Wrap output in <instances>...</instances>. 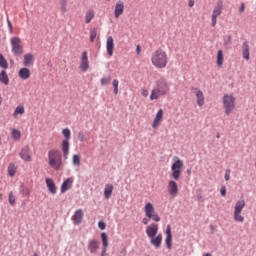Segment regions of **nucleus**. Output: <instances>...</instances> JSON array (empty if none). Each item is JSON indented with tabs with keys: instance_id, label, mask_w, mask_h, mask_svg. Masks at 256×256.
<instances>
[{
	"instance_id": "1",
	"label": "nucleus",
	"mask_w": 256,
	"mask_h": 256,
	"mask_svg": "<svg viewBox=\"0 0 256 256\" xmlns=\"http://www.w3.org/2000/svg\"><path fill=\"white\" fill-rule=\"evenodd\" d=\"M155 87L152 89L150 100L155 101L159 99V97H167L169 95V91H171V85L167 82V79L160 78L155 82Z\"/></svg>"
},
{
	"instance_id": "2",
	"label": "nucleus",
	"mask_w": 256,
	"mask_h": 256,
	"mask_svg": "<svg viewBox=\"0 0 256 256\" xmlns=\"http://www.w3.org/2000/svg\"><path fill=\"white\" fill-rule=\"evenodd\" d=\"M48 165L54 171H61L63 167V154L57 149H52L48 151Z\"/></svg>"
},
{
	"instance_id": "3",
	"label": "nucleus",
	"mask_w": 256,
	"mask_h": 256,
	"mask_svg": "<svg viewBox=\"0 0 256 256\" xmlns=\"http://www.w3.org/2000/svg\"><path fill=\"white\" fill-rule=\"evenodd\" d=\"M151 62L156 69H165V67H167V63H169L167 52L163 50H156L151 57Z\"/></svg>"
},
{
	"instance_id": "4",
	"label": "nucleus",
	"mask_w": 256,
	"mask_h": 256,
	"mask_svg": "<svg viewBox=\"0 0 256 256\" xmlns=\"http://www.w3.org/2000/svg\"><path fill=\"white\" fill-rule=\"evenodd\" d=\"M225 115H230L235 111V96L233 94H225L222 99Z\"/></svg>"
},
{
	"instance_id": "5",
	"label": "nucleus",
	"mask_w": 256,
	"mask_h": 256,
	"mask_svg": "<svg viewBox=\"0 0 256 256\" xmlns=\"http://www.w3.org/2000/svg\"><path fill=\"white\" fill-rule=\"evenodd\" d=\"M11 51L14 57H21L23 55V45L21 44V38L12 37L10 39Z\"/></svg>"
},
{
	"instance_id": "6",
	"label": "nucleus",
	"mask_w": 256,
	"mask_h": 256,
	"mask_svg": "<svg viewBox=\"0 0 256 256\" xmlns=\"http://www.w3.org/2000/svg\"><path fill=\"white\" fill-rule=\"evenodd\" d=\"M144 213L148 219H151L152 221H155L156 223H159V221H161V217H159V214H157V212H155V206H153V203H151V202L146 203V205L144 207Z\"/></svg>"
},
{
	"instance_id": "7",
	"label": "nucleus",
	"mask_w": 256,
	"mask_h": 256,
	"mask_svg": "<svg viewBox=\"0 0 256 256\" xmlns=\"http://www.w3.org/2000/svg\"><path fill=\"white\" fill-rule=\"evenodd\" d=\"M181 167H183V160L177 159L171 166L172 177L174 181H179L181 177Z\"/></svg>"
},
{
	"instance_id": "8",
	"label": "nucleus",
	"mask_w": 256,
	"mask_h": 256,
	"mask_svg": "<svg viewBox=\"0 0 256 256\" xmlns=\"http://www.w3.org/2000/svg\"><path fill=\"white\" fill-rule=\"evenodd\" d=\"M223 13V1H218L216 6L213 9L212 16H211V25L215 27L217 25V17Z\"/></svg>"
},
{
	"instance_id": "9",
	"label": "nucleus",
	"mask_w": 256,
	"mask_h": 256,
	"mask_svg": "<svg viewBox=\"0 0 256 256\" xmlns=\"http://www.w3.org/2000/svg\"><path fill=\"white\" fill-rule=\"evenodd\" d=\"M101 243L97 239H91L88 241L87 249L91 255H97Z\"/></svg>"
},
{
	"instance_id": "10",
	"label": "nucleus",
	"mask_w": 256,
	"mask_h": 256,
	"mask_svg": "<svg viewBox=\"0 0 256 256\" xmlns=\"http://www.w3.org/2000/svg\"><path fill=\"white\" fill-rule=\"evenodd\" d=\"M191 91H193L196 96L198 107H203V105H205V95H203V91L196 87H192Z\"/></svg>"
},
{
	"instance_id": "11",
	"label": "nucleus",
	"mask_w": 256,
	"mask_h": 256,
	"mask_svg": "<svg viewBox=\"0 0 256 256\" xmlns=\"http://www.w3.org/2000/svg\"><path fill=\"white\" fill-rule=\"evenodd\" d=\"M157 233H159V225L152 223L146 227V235L149 239L157 237Z\"/></svg>"
},
{
	"instance_id": "12",
	"label": "nucleus",
	"mask_w": 256,
	"mask_h": 256,
	"mask_svg": "<svg viewBox=\"0 0 256 256\" xmlns=\"http://www.w3.org/2000/svg\"><path fill=\"white\" fill-rule=\"evenodd\" d=\"M167 189L169 195H171L172 197H177V195H179V186L177 185V182H175V180H170L168 182Z\"/></svg>"
},
{
	"instance_id": "13",
	"label": "nucleus",
	"mask_w": 256,
	"mask_h": 256,
	"mask_svg": "<svg viewBox=\"0 0 256 256\" xmlns=\"http://www.w3.org/2000/svg\"><path fill=\"white\" fill-rule=\"evenodd\" d=\"M80 69L84 73L89 71V56L87 54V51H84L82 53V58H81V62H80Z\"/></svg>"
},
{
	"instance_id": "14",
	"label": "nucleus",
	"mask_w": 256,
	"mask_h": 256,
	"mask_svg": "<svg viewBox=\"0 0 256 256\" xmlns=\"http://www.w3.org/2000/svg\"><path fill=\"white\" fill-rule=\"evenodd\" d=\"M114 49H115V40H113V36H108L106 41V51L109 57H113Z\"/></svg>"
},
{
	"instance_id": "15",
	"label": "nucleus",
	"mask_w": 256,
	"mask_h": 256,
	"mask_svg": "<svg viewBox=\"0 0 256 256\" xmlns=\"http://www.w3.org/2000/svg\"><path fill=\"white\" fill-rule=\"evenodd\" d=\"M123 11H125V3H123V1L117 2L114 10L115 19H119V17L123 15Z\"/></svg>"
},
{
	"instance_id": "16",
	"label": "nucleus",
	"mask_w": 256,
	"mask_h": 256,
	"mask_svg": "<svg viewBox=\"0 0 256 256\" xmlns=\"http://www.w3.org/2000/svg\"><path fill=\"white\" fill-rule=\"evenodd\" d=\"M165 243H166L167 249H171V247H173V234H171V225H167L166 227Z\"/></svg>"
},
{
	"instance_id": "17",
	"label": "nucleus",
	"mask_w": 256,
	"mask_h": 256,
	"mask_svg": "<svg viewBox=\"0 0 256 256\" xmlns=\"http://www.w3.org/2000/svg\"><path fill=\"white\" fill-rule=\"evenodd\" d=\"M150 243L155 247V249H160L161 248V243H163V235L158 234L156 237L150 238Z\"/></svg>"
},
{
	"instance_id": "18",
	"label": "nucleus",
	"mask_w": 256,
	"mask_h": 256,
	"mask_svg": "<svg viewBox=\"0 0 256 256\" xmlns=\"http://www.w3.org/2000/svg\"><path fill=\"white\" fill-rule=\"evenodd\" d=\"M73 187V178H67L61 185L60 191L61 193H66Z\"/></svg>"
},
{
	"instance_id": "19",
	"label": "nucleus",
	"mask_w": 256,
	"mask_h": 256,
	"mask_svg": "<svg viewBox=\"0 0 256 256\" xmlns=\"http://www.w3.org/2000/svg\"><path fill=\"white\" fill-rule=\"evenodd\" d=\"M46 186L48 191L52 194L55 195L57 193V186L55 185V181L51 178H46Z\"/></svg>"
},
{
	"instance_id": "20",
	"label": "nucleus",
	"mask_w": 256,
	"mask_h": 256,
	"mask_svg": "<svg viewBox=\"0 0 256 256\" xmlns=\"http://www.w3.org/2000/svg\"><path fill=\"white\" fill-rule=\"evenodd\" d=\"M249 43L247 41L243 42L242 44V57L245 61H249L250 59V52H249Z\"/></svg>"
},
{
	"instance_id": "21",
	"label": "nucleus",
	"mask_w": 256,
	"mask_h": 256,
	"mask_svg": "<svg viewBox=\"0 0 256 256\" xmlns=\"http://www.w3.org/2000/svg\"><path fill=\"white\" fill-rule=\"evenodd\" d=\"M33 63H35V56H33V54L31 53H27L24 55V67H31V65H33Z\"/></svg>"
},
{
	"instance_id": "22",
	"label": "nucleus",
	"mask_w": 256,
	"mask_h": 256,
	"mask_svg": "<svg viewBox=\"0 0 256 256\" xmlns=\"http://www.w3.org/2000/svg\"><path fill=\"white\" fill-rule=\"evenodd\" d=\"M18 75H19L20 79L27 81V79H29V77H31V70H29V68H27V67L21 68L18 72Z\"/></svg>"
},
{
	"instance_id": "23",
	"label": "nucleus",
	"mask_w": 256,
	"mask_h": 256,
	"mask_svg": "<svg viewBox=\"0 0 256 256\" xmlns=\"http://www.w3.org/2000/svg\"><path fill=\"white\" fill-rule=\"evenodd\" d=\"M19 156L23 161H31V154H29V146H25L21 149Z\"/></svg>"
},
{
	"instance_id": "24",
	"label": "nucleus",
	"mask_w": 256,
	"mask_h": 256,
	"mask_svg": "<svg viewBox=\"0 0 256 256\" xmlns=\"http://www.w3.org/2000/svg\"><path fill=\"white\" fill-rule=\"evenodd\" d=\"M74 225H79L83 221V210L78 209L75 211L73 216Z\"/></svg>"
},
{
	"instance_id": "25",
	"label": "nucleus",
	"mask_w": 256,
	"mask_h": 256,
	"mask_svg": "<svg viewBox=\"0 0 256 256\" xmlns=\"http://www.w3.org/2000/svg\"><path fill=\"white\" fill-rule=\"evenodd\" d=\"M163 119V110L160 109L157 114L156 117L153 121L152 127L153 129H155L156 127H159V123H161V120Z\"/></svg>"
},
{
	"instance_id": "26",
	"label": "nucleus",
	"mask_w": 256,
	"mask_h": 256,
	"mask_svg": "<svg viewBox=\"0 0 256 256\" xmlns=\"http://www.w3.org/2000/svg\"><path fill=\"white\" fill-rule=\"evenodd\" d=\"M62 153L64 159H69V142L68 140L62 141Z\"/></svg>"
},
{
	"instance_id": "27",
	"label": "nucleus",
	"mask_w": 256,
	"mask_h": 256,
	"mask_svg": "<svg viewBox=\"0 0 256 256\" xmlns=\"http://www.w3.org/2000/svg\"><path fill=\"white\" fill-rule=\"evenodd\" d=\"M112 195H113V184H106L104 187L105 199H111Z\"/></svg>"
},
{
	"instance_id": "28",
	"label": "nucleus",
	"mask_w": 256,
	"mask_h": 256,
	"mask_svg": "<svg viewBox=\"0 0 256 256\" xmlns=\"http://www.w3.org/2000/svg\"><path fill=\"white\" fill-rule=\"evenodd\" d=\"M0 82H2L3 85H9V75H7L5 70H2L0 73Z\"/></svg>"
},
{
	"instance_id": "29",
	"label": "nucleus",
	"mask_w": 256,
	"mask_h": 256,
	"mask_svg": "<svg viewBox=\"0 0 256 256\" xmlns=\"http://www.w3.org/2000/svg\"><path fill=\"white\" fill-rule=\"evenodd\" d=\"M245 208V201L240 200L236 203L234 213H241Z\"/></svg>"
},
{
	"instance_id": "30",
	"label": "nucleus",
	"mask_w": 256,
	"mask_h": 256,
	"mask_svg": "<svg viewBox=\"0 0 256 256\" xmlns=\"http://www.w3.org/2000/svg\"><path fill=\"white\" fill-rule=\"evenodd\" d=\"M101 239H102V247L104 248L109 247V236H107V233L102 232Z\"/></svg>"
},
{
	"instance_id": "31",
	"label": "nucleus",
	"mask_w": 256,
	"mask_h": 256,
	"mask_svg": "<svg viewBox=\"0 0 256 256\" xmlns=\"http://www.w3.org/2000/svg\"><path fill=\"white\" fill-rule=\"evenodd\" d=\"M95 17V11L93 10H89L87 13H86V16H85V23H91V21H93V18Z\"/></svg>"
},
{
	"instance_id": "32",
	"label": "nucleus",
	"mask_w": 256,
	"mask_h": 256,
	"mask_svg": "<svg viewBox=\"0 0 256 256\" xmlns=\"http://www.w3.org/2000/svg\"><path fill=\"white\" fill-rule=\"evenodd\" d=\"M223 50H219L217 53V65L218 67H223Z\"/></svg>"
},
{
	"instance_id": "33",
	"label": "nucleus",
	"mask_w": 256,
	"mask_h": 256,
	"mask_svg": "<svg viewBox=\"0 0 256 256\" xmlns=\"http://www.w3.org/2000/svg\"><path fill=\"white\" fill-rule=\"evenodd\" d=\"M0 67L2 69H9V64L7 63V60L3 56V54H0Z\"/></svg>"
},
{
	"instance_id": "34",
	"label": "nucleus",
	"mask_w": 256,
	"mask_h": 256,
	"mask_svg": "<svg viewBox=\"0 0 256 256\" xmlns=\"http://www.w3.org/2000/svg\"><path fill=\"white\" fill-rule=\"evenodd\" d=\"M8 173L10 177H15V173H17V168H15V164L10 163L8 166Z\"/></svg>"
},
{
	"instance_id": "35",
	"label": "nucleus",
	"mask_w": 256,
	"mask_h": 256,
	"mask_svg": "<svg viewBox=\"0 0 256 256\" xmlns=\"http://www.w3.org/2000/svg\"><path fill=\"white\" fill-rule=\"evenodd\" d=\"M234 221L237 223H243L245 221V217L241 216V212H234Z\"/></svg>"
},
{
	"instance_id": "36",
	"label": "nucleus",
	"mask_w": 256,
	"mask_h": 256,
	"mask_svg": "<svg viewBox=\"0 0 256 256\" xmlns=\"http://www.w3.org/2000/svg\"><path fill=\"white\" fill-rule=\"evenodd\" d=\"M62 135H63V137H65L64 141H69V139H71V130L69 128L63 129Z\"/></svg>"
},
{
	"instance_id": "37",
	"label": "nucleus",
	"mask_w": 256,
	"mask_h": 256,
	"mask_svg": "<svg viewBox=\"0 0 256 256\" xmlns=\"http://www.w3.org/2000/svg\"><path fill=\"white\" fill-rule=\"evenodd\" d=\"M12 138L15 141H19V139H21V131L17 130V129H13L12 130Z\"/></svg>"
},
{
	"instance_id": "38",
	"label": "nucleus",
	"mask_w": 256,
	"mask_h": 256,
	"mask_svg": "<svg viewBox=\"0 0 256 256\" xmlns=\"http://www.w3.org/2000/svg\"><path fill=\"white\" fill-rule=\"evenodd\" d=\"M97 37V28L90 29V42L94 43Z\"/></svg>"
},
{
	"instance_id": "39",
	"label": "nucleus",
	"mask_w": 256,
	"mask_h": 256,
	"mask_svg": "<svg viewBox=\"0 0 256 256\" xmlns=\"http://www.w3.org/2000/svg\"><path fill=\"white\" fill-rule=\"evenodd\" d=\"M23 113H25V107L23 106H17L16 109L14 110V116L23 115Z\"/></svg>"
},
{
	"instance_id": "40",
	"label": "nucleus",
	"mask_w": 256,
	"mask_h": 256,
	"mask_svg": "<svg viewBox=\"0 0 256 256\" xmlns=\"http://www.w3.org/2000/svg\"><path fill=\"white\" fill-rule=\"evenodd\" d=\"M112 85L114 87V95H117L119 93V80L114 79Z\"/></svg>"
},
{
	"instance_id": "41",
	"label": "nucleus",
	"mask_w": 256,
	"mask_h": 256,
	"mask_svg": "<svg viewBox=\"0 0 256 256\" xmlns=\"http://www.w3.org/2000/svg\"><path fill=\"white\" fill-rule=\"evenodd\" d=\"M72 163L73 165H81V156L78 154L73 155Z\"/></svg>"
},
{
	"instance_id": "42",
	"label": "nucleus",
	"mask_w": 256,
	"mask_h": 256,
	"mask_svg": "<svg viewBox=\"0 0 256 256\" xmlns=\"http://www.w3.org/2000/svg\"><path fill=\"white\" fill-rule=\"evenodd\" d=\"M110 81H111V76H108V77L102 78L100 83L101 85L105 86V85H109Z\"/></svg>"
},
{
	"instance_id": "43",
	"label": "nucleus",
	"mask_w": 256,
	"mask_h": 256,
	"mask_svg": "<svg viewBox=\"0 0 256 256\" xmlns=\"http://www.w3.org/2000/svg\"><path fill=\"white\" fill-rule=\"evenodd\" d=\"M20 193H22V195H29V189H27L23 184L20 185Z\"/></svg>"
},
{
	"instance_id": "44",
	"label": "nucleus",
	"mask_w": 256,
	"mask_h": 256,
	"mask_svg": "<svg viewBox=\"0 0 256 256\" xmlns=\"http://www.w3.org/2000/svg\"><path fill=\"white\" fill-rule=\"evenodd\" d=\"M8 201H9V204L10 205H15V195H13V192H10L9 193V199H8Z\"/></svg>"
},
{
	"instance_id": "45",
	"label": "nucleus",
	"mask_w": 256,
	"mask_h": 256,
	"mask_svg": "<svg viewBox=\"0 0 256 256\" xmlns=\"http://www.w3.org/2000/svg\"><path fill=\"white\" fill-rule=\"evenodd\" d=\"M78 140L83 143V141H85V132L80 131L78 132Z\"/></svg>"
},
{
	"instance_id": "46",
	"label": "nucleus",
	"mask_w": 256,
	"mask_h": 256,
	"mask_svg": "<svg viewBox=\"0 0 256 256\" xmlns=\"http://www.w3.org/2000/svg\"><path fill=\"white\" fill-rule=\"evenodd\" d=\"M224 179L225 181H229V179H231V169H226Z\"/></svg>"
},
{
	"instance_id": "47",
	"label": "nucleus",
	"mask_w": 256,
	"mask_h": 256,
	"mask_svg": "<svg viewBox=\"0 0 256 256\" xmlns=\"http://www.w3.org/2000/svg\"><path fill=\"white\" fill-rule=\"evenodd\" d=\"M98 227H99V229H101V231H105V227H107V224H105V222H103V221H99Z\"/></svg>"
},
{
	"instance_id": "48",
	"label": "nucleus",
	"mask_w": 256,
	"mask_h": 256,
	"mask_svg": "<svg viewBox=\"0 0 256 256\" xmlns=\"http://www.w3.org/2000/svg\"><path fill=\"white\" fill-rule=\"evenodd\" d=\"M7 25L9 28V32L13 34V24L11 23V20L7 19Z\"/></svg>"
},
{
	"instance_id": "49",
	"label": "nucleus",
	"mask_w": 256,
	"mask_h": 256,
	"mask_svg": "<svg viewBox=\"0 0 256 256\" xmlns=\"http://www.w3.org/2000/svg\"><path fill=\"white\" fill-rule=\"evenodd\" d=\"M220 193H221L222 197H226L227 188H225V186H222L221 189H220Z\"/></svg>"
},
{
	"instance_id": "50",
	"label": "nucleus",
	"mask_w": 256,
	"mask_h": 256,
	"mask_svg": "<svg viewBox=\"0 0 256 256\" xmlns=\"http://www.w3.org/2000/svg\"><path fill=\"white\" fill-rule=\"evenodd\" d=\"M239 13H245V3H241V6L239 8Z\"/></svg>"
},
{
	"instance_id": "51",
	"label": "nucleus",
	"mask_w": 256,
	"mask_h": 256,
	"mask_svg": "<svg viewBox=\"0 0 256 256\" xmlns=\"http://www.w3.org/2000/svg\"><path fill=\"white\" fill-rule=\"evenodd\" d=\"M100 256H107V248L102 247V251H101Z\"/></svg>"
},
{
	"instance_id": "52",
	"label": "nucleus",
	"mask_w": 256,
	"mask_h": 256,
	"mask_svg": "<svg viewBox=\"0 0 256 256\" xmlns=\"http://www.w3.org/2000/svg\"><path fill=\"white\" fill-rule=\"evenodd\" d=\"M149 218L147 217V218H143L142 219V223H143V225H148L149 224Z\"/></svg>"
},
{
	"instance_id": "53",
	"label": "nucleus",
	"mask_w": 256,
	"mask_h": 256,
	"mask_svg": "<svg viewBox=\"0 0 256 256\" xmlns=\"http://www.w3.org/2000/svg\"><path fill=\"white\" fill-rule=\"evenodd\" d=\"M62 13H67V5H61Z\"/></svg>"
},
{
	"instance_id": "54",
	"label": "nucleus",
	"mask_w": 256,
	"mask_h": 256,
	"mask_svg": "<svg viewBox=\"0 0 256 256\" xmlns=\"http://www.w3.org/2000/svg\"><path fill=\"white\" fill-rule=\"evenodd\" d=\"M142 95H143V97H147L148 95H149V91H147V90H142Z\"/></svg>"
},
{
	"instance_id": "55",
	"label": "nucleus",
	"mask_w": 256,
	"mask_h": 256,
	"mask_svg": "<svg viewBox=\"0 0 256 256\" xmlns=\"http://www.w3.org/2000/svg\"><path fill=\"white\" fill-rule=\"evenodd\" d=\"M188 5H189V7H194L195 6V1L194 0H189Z\"/></svg>"
},
{
	"instance_id": "56",
	"label": "nucleus",
	"mask_w": 256,
	"mask_h": 256,
	"mask_svg": "<svg viewBox=\"0 0 256 256\" xmlns=\"http://www.w3.org/2000/svg\"><path fill=\"white\" fill-rule=\"evenodd\" d=\"M197 201H199L200 203L203 202V196H201V194L197 195Z\"/></svg>"
},
{
	"instance_id": "57",
	"label": "nucleus",
	"mask_w": 256,
	"mask_h": 256,
	"mask_svg": "<svg viewBox=\"0 0 256 256\" xmlns=\"http://www.w3.org/2000/svg\"><path fill=\"white\" fill-rule=\"evenodd\" d=\"M136 53H137V55H139L141 53V46H139V45L137 46Z\"/></svg>"
},
{
	"instance_id": "58",
	"label": "nucleus",
	"mask_w": 256,
	"mask_h": 256,
	"mask_svg": "<svg viewBox=\"0 0 256 256\" xmlns=\"http://www.w3.org/2000/svg\"><path fill=\"white\" fill-rule=\"evenodd\" d=\"M60 5H67V0H60Z\"/></svg>"
},
{
	"instance_id": "59",
	"label": "nucleus",
	"mask_w": 256,
	"mask_h": 256,
	"mask_svg": "<svg viewBox=\"0 0 256 256\" xmlns=\"http://www.w3.org/2000/svg\"><path fill=\"white\" fill-rule=\"evenodd\" d=\"M216 139H221V134L217 133L216 134Z\"/></svg>"
},
{
	"instance_id": "60",
	"label": "nucleus",
	"mask_w": 256,
	"mask_h": 256,
	"mask_svg": "<svg viewBox=\"0 0 256 256\" xmlns=\"http://www.w3.org/2000/svg\"><path fill=\"white\" fill-rule=\"evenodd\" d=\"M121 253H123L124 255H126L127 250L124 248V249L121 251Z\"/></svg>"
},
{
	"instance_id": "61",
	"label": "nucleus",
	"mask_w": 256,
	"mask_h": 256,
	"mask_svg": "<svg viewBox=\"0 0 256 256\" xmlns=\"http://www.w3.org/2000/svg\"><path fill=\"white\" fill-rule=\"evenodd\" d=\"M188 175H191V169L187 170Z\"/></svg>"
},
{
	"instance_id": "62",
	"label": "nucleus",
	"mask_w": 256,
	"mask_h": 256,
	"mask_svg": "<svg viewBox=\"0 0 256 256\" xmlns=\"http://www.w3.org/2000/svg\"><path fill=\"white\" fill-rule=\"evenodd\" d=\"M203 256H211V253H206Z\"/></svg>"
},
{
	"instance_id": "63",
	"label": "nucleus",
	"mask_w": 256,
	"mask_h": 256,
	"mask_svg": "<svg viewBox=\"0 0 256 256\" xmlns=\"http://www.w3.org/2000/svg\"><path fill=\"white\" fill-rule=\"evenodd\" d=\"M228 41H231V36H228Z\"/></svg>"
},
{
	"instance_id": "64",
	"label": "nucleus",
	"mask_w": 256,
	"mask_h": 256,
	"mask_svg": "<svg viewBox=\"0 0 256 256\" xmlns=\"http://www.w3.org/2000/svg\"><path fill=\"white\" fill-rule=\"evenodd\" d=\"M33 256H39V254L35 253Z\"/></svg>"
}]
</instances>
